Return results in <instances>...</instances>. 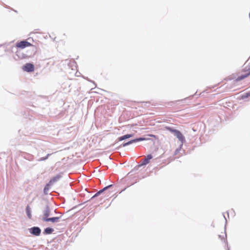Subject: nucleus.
<instances>
[{
    "instance_id": "nucleus-3",
    "label": "nucleus",
    "mask_w": 250,
    "mask_h": 250,
    "mask_svg": "<svg viewBox=\"0 0 250 250\" xmlns=\"http://www.w3.org/2000/svg\"><path fill=\"white\" fill-rule=\"evenodd\" d=\"M167 129L169 130L172 133H173L174 135L177 137V138L181 142H183L185 138L182 133L179 130L173 129L171 128H168Z\"/></svg>"
},
{
    "instance_id": "nucleus-6",
    "label": "nucleus",
    "mask_w": 250,
    "mask_h": 250,
    "mask_svg": "<svg viewBox=\"0 0 250 250\" xmlns=\"http://www.w3.org/2000/svg\"><path fill=\"white\" fill-rule=\"evenodd\" d=\"M30 232L36 236H39L41 233V229L38 227H33L30 229Z\"/></svg>"
},
{
    "instance_id": "nucleus-18",
    "label": "nucleus",
    "mask_w": 250,
    "mask_h": 250,
    "mask_svg": "<svg viewBox=\"0 0 250 250\" xmlns=\"http://www.w3.org/2000/svg\"><path fill=\"white\" fill-rule=\"evenodd\" d=\"M148 136L150 137H154V138L156 137V136L154 135H153V134H149V135H148Z\"/></svg>"
},
{
    "instance_id": "nucleus-12",
    "label": "nucleus",
    "mask_w": 250,
    "mask_h": 250,
    "mask_svg": "<svg viewBox=\"0 0 250 250\" xmlns=\"http://www.w3.org/2000/svg\"><path fill=\"white\" fill-rule=\"evenodd\" d=\"M60 217H54L52 218H49L48 220V222H51L52 223L58 222L59 221Z\"/></svg>"
},
{
    "instance_id": "nucleus-4",
    "label": "nucleus",
    "mask_w": 250,
    "mask_h": 250,
    "mask_svg": "<svg viewBox=\"0 0 250 250\" xmlns=\"http://www.w3.org/2000/svg\"><path fill=\"white\" fill-rule=\"evenodd\" d=\"M50 215V209L48 207H46L45 209L44 210L43 214L42 216V219L45 222H48V220L49 218V216Z\"/></svg>"
},
{
    "instance_id": "nucleus-10",
    "label": "nucleus",
    "mask_w": 250,
    "mask_h": 250,
    "mask_svg": "<svg viewBox=\"0 0 250 250\" xmlns=\"http://www.w3.org/2000/svg\"><path fill=\"white\" fill-rule=\"evenodd\" d=\"M112 186V185H109L105 188H104L103 189L99 191L96 194H95L92 198V199H93L94 198H95L96 196H97L98 195H99L100 194H101V193H102L104 191L105 189H107L108 188Z\"/></svg>"
},
{
    "instance_id": "nucleus-14",
    "label": "nucleus",
    "mask_w": 250,
    "mask_h": 250,
    "mask_svg": "<svg viewBox=\"0 0 250 250\" xmlns=\"http://www.w3.org/2000/svg\"><path fill=\"white\" fill-rule=\"evenodd\" d=\"M60 178V176H57L55 177H53L52 179H51L49 182V184L50 185H52V184H53L54 182H55L56 181H57Z\"/></svg>"
},
{
    "instance_id": "nucleus-16",
    "label": "nucleus",
    "mask_w": 250,
    "mask_h": 250,
    "mask_svg": "<svg viewBox=\"0 0 250 250\" xmlns=\"http://www.w3.org/2000/svg\"><path fill=\"white\" fill-rule=\"evenodd\" d=\"M226 235L224 236V235H223L222 236V237H221L220 235H219V237L221 238V240L224 241V242H225V237H226Z\"/></svg>"
},
{
    "instance_id": "nucleus-8",
    "label": "nucleus",
    "mask_w": 250,
    "mask_h": 250,
    "mask_svg": "<svg viewBox=\"0 0 250 250\" xmlns=\"http://www.w3.org/2000/svg\"><path fill=\"white\" fill-rule=\"evenodd\" d=\"M146 140V139L145 138H139L131 140L126 143H125L124 145V146H126L129 145L133 143L137 142L138 141H144V140Z\"/></svg>"
},
{
    "instance_id": "nucleus-13",
    "label": "nucleus",
    "mask_w": 250,
    "mask_h": 250,
    "mask_svg": "<svg viewBox=\"0 0 250 250\" xmlns=\"http://www.w3.org/2000/svg\"><path fill=\"white\" fill-rule=\"evenodd\" d=\"M53 229L50 228H47L44 230V233L45 234H51L53 232Z\"/></svg>"
},
{
    "instance_id": "nucleus-2",
    "label": "nucleus",
    "mask_w": 250,
    "mask_h": 250,
    "mask_svg": "<svg viewBox=\"0 0 250 250\" xmlns=\"http://www.w3.org/2000/svg\"><path fill=\"white\" fill-rule=\"evenodd\" d=\"M31 46H32V44L26 41H22L18 42L16 43V45L17 48L20 49H24L26 47H29Z\"/></svg>"
},
{
    "instance_id": "nucleus-9",
    "label": "nucleus",
    "mask_w": 250,
    "mask_h": 250,
    "mask_svg": "<svg viewBox=\"0 0 250 250\" xmlns=\"http://www.w3.org/2000/svg\"><path fill=\"white\" fill-rule=\"evenodd\" d=\"M133 136V134H126V135H124L123 136L120 137L118 138V140L119 141H121L124 140L126 139L132 137Z\"/></svg>"
},
{
    "instance_id": "nucleus-5",
    "label": "nucleus",
    "mask_w": 250,
    "mask_h": 250,
    "mask_svg": "<svg viewBox=\"0 0 250 250\" xmlns=\"http://www.w3.org/2000/svg\"><path fill=\"white\" fill-rule=\"evenodd\" d=\"M34 65L31 63H26L22 67L24 71L31 72L34 71Z\"/></svg>"
},
{
    "instance_id": "nucleus-11",
    "label": "nucleus",
    "mask_w": 250,
    "mask_h": 250,
    "mask_svg": "<svg viewBox=\"0 0 250 250\" xmlns=\"http://www.w3.org/2000/svg\"><path fill=\"white\" fill-rule=\"evenodd\" d=\"M26 212L29 219L32 218L31 211L29 206H27L26 208Z\"/></svg>"
},
{
    "instance_id": "nucleus-15",
    "label": "nucleus",
    "mask_w": 250,
    "mask_h": 250,
    "mask_svg": "<svg viewBox=\"0 0 250 250\" xmlns=\"http://www.w3.org/2000/svg\"><path fill=\"white\" fill-rule=\"evenodd\" d=\"M50 185L48 183V184H47L45 186V187H44V193H46V192H47V191H48V189H49V186H50Z\"/></svg>"
},
{
    "instance_id": "nucleus-7",
    "label": "nucleus",
    "mask_w": 250,
    "mask_h": 250,
    "mask_svg": "<svg viewBox=\"0 0 250 250\" xmlns=\"http://www.w3.org/2000/svg\"><path fill=\"white\" fill-rule=\"evenodd\" d=\"M153 158L151 154L147 155V156L144 159L141 163V165H146L149 163V161Z\"/></svg>"
},
{
    "instance_id": "nucleus-17",
    "label": "nucleus",
    "mask_w": 250,
    "mask_h": 250,
    "mask_svg": "<svg viewBox=\"0 0 250 250\" xmlns=\"http://www.w3.org/2000/svg\"><path fill=\"white\" fill-rule=\"evenodd\" d=\"M49 155H50V154H48L47 155V156H46L45 157H43V158H41L40 160H41V161H43V160H46V159H47V158H48V156H49Z\"/></svg>"
},
{
    "instance_id": "nucleus-1",
    "label": "nucleus",
    "mask_w": 250,
    "mask_h": 250,
    "mask_svg": "<svg viewBox=\"0 0 250 250\" xmlns=\"http://www.w3.org/2000/svg\"><path fill=\"white\" fill-rule=\"evenodd\" d=\"M243 72H245L244 74H242L241 75L238 76L236 79V81H240L242 80L247 78L249 75H250V65L248 66H246L243 69Z\"/></svg>"
}]
</instances>
